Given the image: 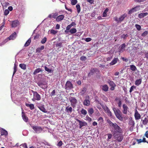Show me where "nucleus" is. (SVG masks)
I'll return each instance as SVG.
<instances>
[{"label": "nucleus", "mask_w": 148, "mask_h": 148, "mask_svg": "<svg viewBox=\"0 0 148 148\" xmlns=\"http://www.w3.org/2000/svg\"><path fill=\"white\" fill-rule=\"evenodd\" d=\"M114 130H112V133L114 136H117V134H122L123 133V131L122 129L117 124L114 128Z\"/></svg>", "instance_id": "nucleus-1"}, {"label": "nucleus", "mask_w": 148, "mask_h": 148, "mask_svg": "<svg viewBox=\"0 0 148 148\" xmlns=\"http://www.w3.org/2000/svg\"><path fill=\"white\" fill-rule=\"evenodd\" d=\"M113 110L116 118L122 121L123 120V118L122 116L120 110L119 109L114 107L113 108Z\"/></svg>", "instance_id": "nucleus-2"}, {"label": "nucleus", "mask_w": 148, "mask_h": 148, "mask_svg": "<svg viewBox=\"0 0 148 148\" xmlns=\"http://www.w3.org/2000/svg\"><path fill=\"white\" fill-rule=\"evenodd\" d=\"M31 91L33 93V98L32 99V100L34 101L35 100L39 101L41 99L40 95L36 91L32 90Z\"/></svg>", "instance_id": "nucleus-3"}, {"label": "nucleus", "mask_w": 148, "mask_h": 148, "mask_svg": "<svg viewBox=\"0 0 148 148\" xmlns=\"http://www.w3.org/2000/svg\"><path fill=\"white\" fill-rule=\"evenodd\" d=\"M30 125L36 133H41L43 129L41 127L39 126L36 125Z\"/></svg>", "instance_id": "nucleus-4"}, {"label": "nucleus", "mask_w": 148, "mask_h": 148, "mask_svg": "<svg viewBox=\"0 0 148 148\" xmlns=\"http://www.w3.org/2000/svg\"><path fill=\"white\" fill-rule=\"evenodd\" d=\"M127 16L126 14H124L120 16L119 18L116 16L114 18V19L116 21L117 23H121L122 21Z\"/></svg>", "instance_id": "nucleus-5"}, {"label": "nucleus", "mask_w": 148, "mask_h": 148, "mask_svg": "<svg viewBox=\"0 0 148 148\" xmlns=\"http://www.w3.org/2000/svg\"><path fill=\"white\" fill-rule=\"evenodd\" d=\"M69 99L71 103V106L73 108H75V106L76 104L77 103V100L73 97H70Z\"/></svg>", "instance_id": "nucleus-6"}, {"label": "nucleus", "mask_w": 148, "mask_h": 148, "mask_svg": "<svg viewBox=\"0 0 148 148\" xmlns=\"http://www.w3.org/2000/svg\"><path fill=\"white\" fill-rule=\"evenodd\" d=\"M65 88L68 90H71L73 88V86L72 83L69 81H68L65 85Z\"/></svg>", "instance_id": "nucleus-7"}, {"label": "nucleus", "mask_w": 148, "mask_h": 148, "mask_svg": "<svg viewBox=\"0 0 148 148\" xmlns=\"http://www.w3.org/2000/svg\"><path fill=\"white\" fill-rule=\"evenodd\" d=\"M140 9V6L138 5L132 8L128 12V14H130L133 12L139 10Z\"/></svg>", "instance_id": "nucleus-8"}, {"label": "nucleus", "mask_w": 148, "mask_h": 148, "mask_svg": "<svg viewBox=\"0 0 148 148\" xmlns=\"http://www.w3.org/2000/svg\"><path fill=\"white\" fill-rule=\"evenodd\" d=\"M134 116L136 120H139L141 118V115L136 109L134 111Z\"/></svg>", "instance_id": "nucleus-9"}, {"label": "nucleus", "mask_w": 148, "mask_h": 148, "mask_svg": "<svg viewBox=\"0 0 148 148\" xmlns=\"http://www.w3.org/2000/svg\"><path fill=\"white\" fill-rule=\"evenodd\" d=\"M86 99L84 101L83 104L84 106H89L90 104L89 96H87L86 97Z\"/></svg>", "instance_id": "nucleus-10"}, {"label": "nucleus", "mask_w": 148, "mask_h": 148, "mask_svg": "<svg viewBox=\"0 0 148 148\" xmlns=\"http://www.w3.org/2000/svg\"><path fill=\"white\" fill-rule=\"evenodd\" d=\"M117 136H114L118 142H121L123 139V134H117Z\"/></svg>", "instance_id": "nucleus-11"}, {"label": "nucleus", "mask_w": 148, "mask_h": 148, "mask_svg": "<svg viewBox=\"0 0 148 148\" xmlns=\"http://www.w3.org/2000/svg\"><path fill=\"white\" fill-rule=\"evenodd\" d=\"M122 107L123 108V110H122L123 113L125 114H127L129 109L128 107L126 105L123 104V105Z\"/></svg>", "instance_id": "nucleus-12"}, {"label": "nucleus", "mask_w": 148, "mask_h": 148, "mask_svg": "<svg viewBox=\"0 0 148 148\" xmlns=\"http://www.w3.org/2000/svg\"><path fill=\"white\" fill-rule=\"evenodd\" d=\"M76 121L79 123L80 128H81L82 127L86 126L87 125V123L86 122L82 121L78 119H77Z\"/></svg>", "instance_id": "nucleus-13"}, {"label": "nucleus", "mask_w": 148, "mask_h": 148, "mask_svg": "<svg viewBox=\"0 0 148 148\" xmlns=\"http://www.w3.org/2000/svg\"><path fill=\"white\" fill-rule=\"evenodd\" d=\"M19 25V22L18 20H16L12 21L11 26L12 27H15Z\"/></svg>", "instance_id": "nucleus-14"}, {"label": "nucleus", "mask_w": 148, "mask_h": 148, "mask_svg": "<svg viewBox=\"0 0 148 148\" xmlns=\"http://www.w3.org/2000/svg\"><path fill=\"white\" fill-rule=\"evenodd\" d=\"M38 85L42 89L46 88L47 86H46L47 84L46 83H43L42 82H39L37 83Z\"/></svg>", "instance_id": "nucleus-15"}, {"label": "nucleus", "mask_w": 148, "mask_h": 148, "mask_svg": "<svg viewBox=\"0 0 148 148\" xmlns=\"http://www.w3.org/2000/svg\"><path fill=\"white\" fill-rule=\"evenodd\" d=\"M103 108L104 110L108 114V115L110 116H112V115L111 112L106 106L105 107H103Z\"/></svg>", "instance_id": "nucleus-16"}, {"label": "nucleus", "mask_w": 148, "mask_h": 148, "mask_svg": "<svg viewBox=\"0 0 148 148\" xmlns=\"http://www.w3.org/2000/svg\"><path fill=\"white\" fill-rule=\"evenodd\" d=\"M126 47L125 43L122 44L119 47V51L120 52H123L125 50V48Z\"/></svg>", "instance_id": "nucleus-17"}, {"label": "nucleus", "mask_w": 148, "mask_h": 148, "mask_svg": "<svg viewBox=\"0 0 148 148\" xmlns=\"http://www.w3.org/2000/svg\"><path fill=\"white\" fill-rule=\"evenodd\" d=\"M1 136L4 135L6 136L8 134V133L7 131L3 128H1Z\"/></svg>", "instance_id": "nucleus-18"}, {"label": "nucleus", "mask_w": 148, "mask_h": 148, "mask_svg": "<svg viewBox=\"0 0 148 148\" xmlns=\"http://www.w3.org/2000/svg\"><path fill=\"white\" fill-rule=\"evenodd\" d=\"M64 17V15L62 14L58 16L56 19V20L57 22L60 21L62 20Z\"/></svg>", "instance_id": "nucleus-19"}, {"label": "nucleus", "mask_w": 148, "mask_h": 148, "mask_svg": "<svg viewBox=\"0 0 148 148\" xmlns=\"http://www.w3.org/2000/svg\"><path fill=\"white\" fill-rule=\"evenodd\" d=\"M22 116L23 120L25 122H27L28 121V117L25 116L24 112L23 111L22 112Z\"/></svg>", "instance_id": "nucleus-20"}, {"label": "nucleus", "mask_w": 148, "mask_h": 148, "mask_svg": "<svg viewBox=\"0 0 148 148\" xmlns=\"http://www.w3.org/2000/svg\"><path fill=\"white\" fill-rule=\"evenodd\" d=\"M98 70L97 69L92 68L90 70V72L88 74V76L93 75L94 73L96 71H98Z\"/></svg>", "instance_id": "nucleus-21"}, {"label": "nucleus", "mask_w": 148, "mask_h": 148, "mask_svg": "<svg viewBox=\"0 0 148 148\" xmlns=\"http://www.w3.org/2000/svg\"><path fill=\"white\" fill-rule=\"evenodd\" d=\"M87 90V88L86 87H84L79 92V94L80 95H83L86 92Z\"/></svg>", "instance_id": "nucleus-22"}, {"label": "nucleus", "mask_w": 148, "mask_h": 148, "mask_svg": "<svg viewBox=\"0 0 148 148\" xmlns=\"http://www.w3.org/2000/svg\"><path fill=\"white\" fill-rule=\"evenodd\" d=\"M45 48V47L43 45L41 46L40 47L37 48L36 50V53H40L42 50H43Z\"/></svg>", "instance_id": "nucleus-23"}, {"label": "nucleus", "mask_w": 148, "mask_h": 148, "mask_svg": "<svg viewBox=\"0 0 148 148\" xmlns=\"http://www.w3.org/2000/svg\"><path fill=\"white\" fill-rule=\"evenodd\" d=\"M16 36V32H14L13 34H12L9 37H8V38L9 40H13L15 38Z\"/></svg>", "instance_id": "nucleus-24"}, {"label": "nucleus", "mask_w": 148, "mask_h": 148, "mask_svg": "<svg viewBox=\"0 0 148 148\" xmlns=\"http://www.w3.org/2000/svg\"><path fill=\"white\" fill-rule=\"evenodd\" d=\"M148 15L147 12L140 13L138 14V16L140 18H142Z\"/></svg>", "instance_id": "nucleus-25"}, {"label": "nucleus", "mask_w": 148, "mask_h": 148, "mask_svg": "<svg viewBox=\"0 0 148 148\" xmlns=\"http://www.w3.org/2000/svg\"><path fill=\"white\" fill-rule=\"evenodd\" d=\"M107 122L109 124L110 126H112L113 128L117 124L116 123H114L109 119H108L107 120Z\"/></svg>", "instance_id": "nucleus-26"}, {"label": "nucleus", "mask_w": 148, "mask_h": 148, "mask_svg": "<svg viewBox=\"0 0 148 148\" xmlns=\"http://www.w3.org/2000/svg\"><path fill=\"white\" fill-rule=\"evenodd\" d=\"M107 122L109 124L110 126H112L113 128L117 124L116 123H114L109 119H108L107 120Z\"/></svg>", "instance_id": "nucleus-27"}, {"label": "nucleus", "mask_w": 148, "mask_h": 148, "mask_svg": "<svg viewBox=\"0 0 148 148\" xmlns=\"http://www.w3.org/2000/svg\"><path fill=\"white\" fill-rule=\"evenodd\" d=\"M107 122L109 124L110 126H112L113 128L117 124L116 123H114L109 119H108L107 120Z\"/></svg>", "instance_id": "nucleus-28"}, {"label": "nucleus", "mask_w": 148, "mask_h": 148, "mask_svg": "<svg viewBox=\"0 0 148 148\" xmlns=\"http://www.w3.org/2000/svg\"><path fill=\"white\" fill-rule=\"evenodd\" d=\"M107 122L109 124L110 126H112L113 128L117 124L116 123H114L109 119H108L107 120Z\"/></svg>", "instance_id": "nucleus-29"}, {"label": "nucleus", "mask_w": 148, "mask_h": 148, "mask_svg": "<svg viewBox=\"0 0 148 148\" xmlns=\"http://www.w3.org/2000/svg\"><path fill=\"white\" fill-rule=\"evenodd\" d=\"M107 122L109 124L110 126H112L113 128L117 124L116 123H114L109 119H108L107 120Z\"/></svg>", "instance_id": "nucleus-30"}, {"label": "nucleus", "mask_w": 148, "mask_h": 148, "mask_svg": "<svg viewBox=\"0 0 148 148\" xmlns=\"http://www.w3.org/2000/svg\"><path fill=\"white\" fill-rule=\"evenodd\" d=\"M142 80L141 78L138 79L135 81V84L137 86H139L142 83Z\"/></svg>", "instance_id": "nucleus-31"}, {"label": "nucleus", "mask_w": 148, "mask_h": 148, "mask_svg": "<svg viewBox=\"0 0 148 148\" xmlns=\"http://www.w3.org/2000/svg\"><path fill=\"white\" fill-rule=\"evenodd\" d=\"M118 60V59L117 58H114L112 62L110 63V65H113L115 64L117 62Z\"/></svg>", "instance_id": "nucleus-32"}, {"label": "nucleus", "mask_w": 148, "mask_h": 148, "mask_svg": "<svg viewBox=\"0 0 148 148\" xmlns=\"http://www.w3.org/2000/svg\"><path fill=\"white\" fill-rule=\"evenodd\" d=\"M141 121H142V123L144 125H146L148 123V117H145L143 120L142 119Z\"/></svg>", "instance_id": "nucleus-33"}, {"label": "nucleus", "mask_w": 148, "mask_h": 148, "mask_svg": "<svg viewBox=\"0 0 148 148\" xmlns=\"http://www.w3.org/2000/svg\"><path fill=\"white\" fill-rule=\"evenodd\" d=\"M25 105L27 107H29L31 110H33L34 108V105L33 104L26 103Z\"/></svg>", "instance_id": "nucleus-34"}, {"label": "nucleus", "mask_w": 148, "mask_h": 148, "mask_svg": "<svg viewBox=\"0 0 148 148\" xmlns=\"http://www.w3.org/2000/svg\"><path fill=\"white\" fill-rule=\"evenodd\" d=\"M130 69L133 71H135L137 70V68L136 66L133 65H131L130 66Z\"/></svg>", "instance_id": "nucleus-35"}, {"label": "nucleus", "mask_w": 148, "mask_h": 148, "mask_svg": "<svg viewBox=\"0 0 148 148\" xmlns=\"http://www.w3.org/2000/svg\"><path fill=\"white\" fill-rule=\"evenodd\" d=\"M41 71H42V70L40 68H38L35 70L34 72H33V74L34 75H36L37 73H39Z\"/></svg>", "instance_id": "nucleus-36"}, {"label": "nucleus", "mask_w": 148, "mask_h": 148, "mask_svg": "<svg viewBox=\"0 0 148 148\" xmlns=\"http://www.w3.org/2000/svg\"><path fill=\"white\" fill-rule=\"evenodd\" d=\"M72 108L71 107H69L67 106L66 107L65 109V111L67 112H72Z\"/></svg>", "instance_id": "nucleus-37"}, {"label": "nucleus", "mask_w": 148, "mask_h": 148, "mask_svg": "<svg viewBox=\"0 0 148 148\" xmlns=\"http://www.w3.org/2000/svg\"><path fill=\"white\" fill-rule=\"evenodd\" d=\"M108 85L105 84L102 86V90L105 91H107L108 90Z\"/></svg>", "instance_id": "nucleus-38"}, {"label": "nucleus", "mask_w": 148, "mask_h": 148, "mask_svg": "<svg viewBox=\"0 0 148 148\" xmlns=\"http://www.w3.org/2000/svg\"><path fill=\"white\" fill-rule=\"evenodd\" d=\"M19 66L23 70H25L26 68V65L25 64H20Z\"/></svg>", "instance_id": "nucleus-39"}, {"label": "nucleus", "mask_w": 148, "mask_h": 148, "mask_svg": "<svg viewBox=\"0 0 148 148\" xmlns=\"http://www.w3.org/2000/svg\"><path fill=\"white\" fill-rule=\"evenodd\" d=\"M88 112L89 115L91 116L94 113V110L92 108H89L88 109Z\"/></svg>", "instance_id": "nucleus-40"}, {"label": "nucleus", "mask_w": 148, "mask_h": 148, "mask_svg": "<svg viewBox=\"0 0 148 148\" xmlns=\"http://www.w3.org/2000/svg\"><path fill=\"white\" fill-rule=\"evenodd\" d=\"M108 11V9L107 8H106L104 11L102 17H104L107 16V13Z\"/></svg>", "instance_id": "nucleus-41"}, {"label": "nucleus", "mask_w": 148, "mask_h": 148, "mask_svg": "<svg viewBox=\"0 0 148 148\" xmlns=\"http://www.w3.org/2000/svg\"><path fill=\"white\" fill-rule=\"evenodd\" d=\"M31 42V40L30 38H29L25 43L24 46L25 47H27L29 46Z\"/></svg>", "instance_id": "nucleus-42"}, {"label": "nucleus", "mask_w": 148, "mask_h": 148, "mask_svg": "<svg viewBox=\"0 0 148 148\" xmlns=\"http://www.w3.org/2000/svg\"><path fill=\"white\" fill-rule=\"evenodd\" d=\"M77 32V30L75 28H72L69 31V32L71 34H73Z\"/></svg>", "instance_id": "nucleus-43"}, {"label": "nucleus", "mask_w": 148, "mask_h": 148, "mask_svg": "<svg viewBox=\"0 0 148 148\" xmlns=\"http://www.w3.org/2000/svg\"><path fill=\"white\" fill-rule=\"evenodd\" d=\"M81 113L84 115V116H85L87 113V111L84 109H82L81 111Z\"/></svg>", "instance_id": "nucleus-44"}, {"label": "nucleus", "mask_w": 148, "mask_h": 148, "mask_svg": "<svg viewBox=\"0 0 148 148\" xmlns=\"http://www.w3.org/2000/svg\"><path fill=\"white\" fill-rule=\"evenodd\" d=\"M76 8H77V12L78 13L80 12L81 10V8L80 5L79 4H77L76 5Z\"/></svg>", "instance_id": "nucleus-45"}, {"label": "nucleus", "mask_w": 148, "mask_h": 148, "mask_svg": "<svg viewBox=\"0 0 148 148\" xmlns=\"http://www.w3.org/2000/svg\"><path fill=\"white\" fill-rule=\"evenodd\" d=\"M47 40V38L46 37H44L41 40V43L42 44L45 43Z\"/></svg>", "instance_id": "nucleus-46"}, {"label": "nucleus", "mask_w": 148, "mask_h": 148, "mask_svg": "<svg viewBox=\"0 0 148 148\" xmlns=\"http://www.w3.org/2000/svg\"><path fill=\"white\" fill-rule=\"evenodd\" d=\"M45 71L48 72L49 73H51L52 71L51 69H49L46 66H45Z\"/></svg>", "instance_id": "nucleus-47"}, {"label": "nucleus", "mask_w": 148, "mask_h": 148, "mask_svg": "<svg viewBox=\"0 0 148 148\" xmlns=\"http://www.w3.org/2000/svg\"><path fill=\"white\" fill-rule=\"evenodd\" d=\"M52 14V18H56L58 16V14L56 12L55 13H53Z\"/></svg>", "instance_id": "nucleus-48"}, {"label": "nucleus", "mask_w": 148, "mask_h": 148, "mask_svg": "<svg viewBox=\"0 0 148 148\" xmlns=\"http://www.w3.org/2000/svg\"><path fill=\"white\" fill-rule=\"evenodd\" d=\"M50 33L51 34H56L58 32L57 31L55 30L54 29H51L50 31Z\"/></svg>", "instance_id": "nucleus-49"}, {"label": "nucleus", "mask_w": 148, "mask_h": 148, "mask_svg": "<svg viewBox=\"0 0 148 148\" xmlns=\"http://www.w3.org/2000/svg\"><path fill=\"white\" fill-rule=\"evenodd\" d=\"M85 120L86 121H88L89 122H90L92 121V119L88 115L86 116Z\"/></svg>", "instance_id": "nucleus-50"}, {"label": "nucleus", "mask_w": 148, "mask_h": 148, "mask_svg": "<svg viewBox=\"0 0 148 148\" xmlns=\"http://www.w3.org/2000/svg\"><path fill=\"white\" fill-rule=\"evenodd\" d=\"M135 27L138 31H140L141 29V26L139 25L136 24L135 25Z\"/></svg>", "instance_id": "nucleus-51"}, {"label": "nucleus", "mask_w": 148, "mask_h": 148, "mask_svg": "<svg viewBox=\"0 0 148 148\" xmlns=\"http://www.w3.org/2000/svg\"><path fill=\"white\" fill-rule=\"evenodd\" d=\"M39 108L41 111L44 112H47L45 108L41 106L39 107Z\"/></svg>", "instance_id": "nucleus-52"}, {"label": "nucleus", "mask_w": 148, "mask_h": 148, "mask_svg": "<svg viewBox=\"0 0 148 148\" xmlns=\"http://www.w3.org/2000/svg\"><path fill=\"white\" fill-rule=\"evenodd\" d=\"M71 4L73 5H75L77 3V0H72L71 1Z\"/></svg>", "instance_id": "nucleus-53"}, {"label": "nucleus", "mask_w": 148, "mask_h": 148, "mask_svg": "<svg viewBox=\"0 0 148 148\" xmlns=\"http://www.w3.org/2000/svg\"><path fill=\"white\" fill-rule=\"evenodd\" d=\"M148 34V32L147 31H145L142 34L141 36L143 37H145Z\"/></svg>", "instance_id": "nucleus-54"}, {"label": "nucleus", "mask_w": 148, "mask_h": 148, "mask_svg": "<svg viewBox=\"0 0 148 148\" xmlns=\"http://www.w3.org/2000/svg\"><path fill=\"white\" fill-rule=\"evenodd\" d=\"M17 66L14 64V71L13 73V75L15 74L17 71Z\"/></svg>", "instance_id": "nucleus-55"}, {"label": "nucleus", "mask_w": 148, "mask_h": 148, "mask_svg": "<svg viewBox=\"0 0 148 148\" xmlns=\"http://www.w3.org/2000/svg\"><path fill=\"white\" fill-rule=\"evenodd\" d=\"M136 88V86L133 85L131 86V87L130 90V93H131L132 92V91L135 88Z\"/></svg>", "instance_id": "nucleus-56"}, {"label": "nucleus", "mask_w": 148, "mask_h": 148, "mask_svg": "<svg viewBox=\"0 0 148 148\" xmlns=\"http://www.w3.org/2000/svg\"><path fill=\"white\" fill-rule=\"evenodd\" d=\"M108 83L110 86H115V84L113 81H110L108 82Z\"/></svg>", "instance_id": "nucleus-57"}, {"label": "nucleus", "mask_w": 148, "mask_h": 148, "mask_svg": "<svg viewBox=\"0 0 148 148\" xmlns=\"http://www.w3.org/2000/svg\"><path fill=\"white\" fill-rule=\"evenodd\" d=\"M56 91L55 90H53L52 92L50 94V96L51 97L54 96L55 95Z\"/></svg>", "instance_id": "nucleus-58"}, {"label": "nucleus", "mask_w": 148, "mask_h": 148, "mask_svg": "<svg viewBox=\"0 0 148 148\" xmlns=\"http://www.w3.org/2000/svg\"><path fill=\"white\" fill-rule=\"evenodd\" d=\"M128 35L127 34H123L121 36V38L123 39H125L128 36Z\"/></svg>", "instance_id": "nucleus-59"}, {"label": "nucleus", "mask_w": 148, "mask_h": 148, "mask_svg": "<svg viewBox=\"0 0 148 148\" xmlns=\"http://www.w3.org/2000/svg\"><path fill=\"white\" fill-rule=\"evenodd\" d=\"M63 144L62 142V141H60L57 144V146L60 147L62 146Z\"/></svg>", "instance_id": "nucleus-60"}, {"label": "nucleus", "mask_w": 148, "mask_h": 148, "mask_svg": "<svg viewBox=\"0 0 148 148\" xmlns=\"http://www.w3.org/2000/svg\"><path fill=\"white\" fill-rule=\"evenodd\" d=\"M62 46V43H60L56 44V47H61Z\"/></svg>", "instance_id": "nucleus-61"}, {"label": "nucleus", "mask_w": 148, "mask_h": 148, "mask_svg": "<svg viewBox=\"0 0 148 148\" xmlns=\"http://www.w3.org/2000/svg\"><path fill=\"white\" fill-rule=\"evenodd\" d=\"M9 13V11L8 10H5L4 12V14L5 15H7Z\"/></svg>", "instance_id": "nucleus-62"}, {"label": "nucleus", "mask_w": 148, "mask_h": 148, "mask_svg": "<svg viewBox=\"0 0 148 148\" xmlns=\"http://www.w3.org/2000/svg\"><path fill=\"white\" fill-rule=\"evenodd\" d=\"M72 26L73 25L72 24H70L68 25L66 27V29L67 30H69Z\"/></svg>", "instance_id": "nucleus-63"}, {"label": "nucleus", "mask_w": 148, "mask_h": 148, "mask_svg": "<svg viewBox=\"0 0 148 148\" xmlns=\"http://www.w3.org/2000/svg\"><path fill=\"white\" fill-rule=\"evenodd\" d=\"M21 145L23 147V148H28L27 144L26 143L23 144Z\"/></svg>", "instance_id": "nucleus-64"}]
</instances>
